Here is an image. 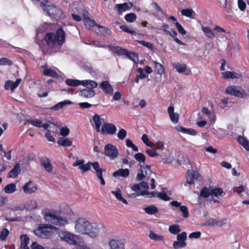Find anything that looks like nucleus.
Returning <instances> with one entry per match:
<instances>
[{"mask_svg":"<svg viewBox=\"0 0 249 249\" xmlns=\"http://www.w3.org/2000/svg\"><path fill=\"white\" fill-rule=\"evenodd\" d=\"M138 72L140 74L139 75H137L135 78V82L137 84L139 82V80L140 79H144L146 77V74L144 72V70L141 68H139L137 70Z\"/></svg>","mask_w":249,"mask_h":249,"instance_id":"48","label":"nucleus"},{"mask_svg":"<svg viewBox=\"0 0 249 249\" xmlns=\"http://www.w3.org/2000/svg\"><path fill=\"white\" fill-rule=\"evenodd\" d=\"M43 73L46 76H50L54 78L59 77L56 72L51 69H45L43 71Z\"/></svg>","mask_w":249,"mask_h":249,"instance_id":"39","label":"nucleus"},{"mask_svg":"<svg viewBox=\"0 0 249 249\" xmlns=\"http://www.w3.org/2000/svg\"><path fill=\"white\" fill-rule=\"evenodd\" d=\"M181 14L191 18H194L195 12L192 9H185L181 11Z\"/></svg>","mask_w":249,"mask_h":249,"instance_id":"43","label":"nucleus"},{"mask_svg":"<svg viewBox=\"0 0 249 249\" xmlns=\"http://www.w3.org/2000/svg\"><path fill=\"white\" fill-rule=\"evenodd\" d=\"M169 231L172 234H178L181 230L180 226L178 224H173L169 227Z\"/></svg>","mask_w":249,"mask_h":249,"instance_id":"41","label":"nucleus"},{"mask_svg":"<svg viewBox=\"0 0 249 249\" xmlns=\"http://www.w3.org/2000/svg\"><path fill=\"white\" fill-rule=\"evenodd\" d=\"M142 142L147 146L153 148L154 146V144L149 140L148 136L146 134H143L142 136Z\"/></svg>","mask_w":249,"mask_h":249,"instance_id":"49","label":"nucleus"},{"mask_svg":"<svg viewBox=\"0 0 249 249\" xmlns=\"http://www.w3.org/2000/svg\"><path fill=\"white\" fill-rule=\"evenodd\" d=\"M89 225L87 229V231H86L85 234L91 238H95L99 234V229L96 224L89 223Z\"/></svg>","mask_w":249,"mask_h":249,"instance_id":"13","label":"nucleus"},{"mask_svg":"<svg viewBox=\"0 0 249 249\" xmlns=\"http://www.w3.org/2000/svg\"><path fill=\"white\" fill-rule=\"evenodd\" d=\"M179 158H180L178 159L177 161L178 165H180L184 167L185 166L187 167V165L190 164V161L188 157H179Z\"/></svg>","mask_w":249,"mask_h":249,"instance_id":"34","label":"nucleus"},{"mask_svg":"<svg viewBox=\"0 0 249 249\" xmlns=\"http://www.w3.org/2000/svg\"><path fill=\"white\" fill-rule=\"evenodd\" d=\"M221 76L223 79L228 78H237L239 75L237 73L233 71H227L221 73Z\"/></svg>","mask_w":249,"mask_h":249,"instance_id":"31","label":"nucleus"},{"mask_svg":"<svg viewBox=\"0 0 249 249\" xmlns=\"http://www.w3.org/2000/svg\"><path fill=\"white\" fill-rule=\"evenodd\" d=\"M80 96L85 98H91L95 95V91L91 89H84L79 93Z\"/></svg>","mask_w":249,"mask_h":249,"instance_id":"21","label":"nucleus"},{"mask_svg":"<svg viewBox=\"0 0 249 249\" xmlns=\"http://www.w3.org/2000/svg\"><path fill=\"white\" fill-rule=\"evenodd\" d=\"M226 92L231 95L240 98H244L247 96L245 91L241 87L235 86H230L226 89Z\"/></svg>","mask_w":249,"mask_h":249,"instance_id":"7","label":"nucleus"},{"mask_svg":"<svg viewBox=\"0 0 249 249\" xmlns=\"http://www.w3.org/2000/svg\"><path fill=\"white\" fill-rule=\"evenodd\" d=\"M20 239L21 240L20 247H28V245L30 243V239L29 236L27 234H21L20 236Z\"/></svg>","mask_w":249,"mask_h":249,"instance_id":"40","label":"nucleus"},{"mask_svg":"<svg viewBox=\"0 0 249 249\" xmlns=\"http://www.w3.org/2000/svg\"><path fill=\"white\" fill-rule=\"evenodd\" d=\"M116 131L117 128L114 124L105 123L102 125L99 132L103 135H113L116 133Z\"/></svg>","mask_w":249,"mask_h":249,"instance_id":"9","label":"nucleus"},{"mask_svg":"<svg viewBox=\"0 0 249 249\" xmlns=\"http://www.w3.org/2000/svg\"><path fill=\"white\" fill-rule=\"evenodd\" d=\"M27 122L31 124L34 126L40 128L43 127L45 129H47L50 125L47 124H42V121L39 119H30L27 120Z\"/></svg>","mask_w":249,"mask_h":249,"instance_id":"17","label":"nucleus"},{"mask_svg":"<svg viewBox=\"0 0 249 249\" xmlns=\"http://www.w3.org/2000/svg\"><path fill=\"white\" fill-rule=\"evenodd\" d=\"M109 50L113 53L117 54L118 55H125L127 50L123 49L119 46H116L111 45L108 46Z\"/></svg>","mask_w":249,"mask_h":249,"instance_id":"19","label":"nucleus"},{"mask_svg":"<svg viewBox=\"0 0 249 249\" xmlns=\"http://www.w3.org/2000/svg\"><path fill=\"white\" fill-rule=\"evenodd\" d=\"M149 188L148 184L147 182L145 181H142L140 183H135L131 187V190L135 192H138L139 191H141V189L143 188L145 190H147Z\"/></svg>","mask_w":249,"mask_h":249,"instance_id":"25","label":"nucleus"},{"mask_svg":"<svg viewBox=\"0 0 249 249\" xmlns=\"http://www.w3.org/2000/svg\"><path fill=\"white\" fill-rule=\"evenodd\" d=\"M111 249H124V245L119 240L112 239L109 242Z\"/></svg>","mask_w":249,"mask_h":249,"instance_id":"23","label":"nucleus"},{"mask_svg":"<svg viewBox=\"0 0 249 249\" xmlns=\"http://www.w3.org/2000/svg\"><path fill=\"white\" fill-rule=\"evenodd\" d=\"M22 188L25 193L31 194L36 192L37 189V187L33 181H29L25 183Z\"/></svg>","mask_w":249,"mask_h":249,"instance_id":"16","label":"nucleus"},{"mask_svg":"<svg viewBox=\"0 0 249 249\" xmlns=\"http://www.w3.org/2000/svg\"><path fill=\"white\" fill-rule=\"evenodd\" d=\"M179 210L182 213H183L182 215L184 218H187L189 217V213H188V208L186 206H180Z\"/></svg>","mask_w":249,"mask_h":249,"instance_id":"62","label":"nucleus"},{"mask_svg":"<svg viewBox=\"0 0 249 249\" xmlns=\"http://www.w3.org/2000/svg\"><path fill=\"white\" fill-rule=\"evenodd\" d=\"M82 10L83 21L84 22L85 25L89 29H91L93 31H95L93 28L94 27H97L98 25L96 24L94 20L91 19L89 18V14L87 11H86L84 8H83Z\"/></svg>","mask_w":249,"mask_h":249,"instance_id":"11","label":"nucleus"},{"mask_svg":"<svg viewBox=\"0 0 249 249\" xmlns=\"http://www.w3.org/2000/svg\"><path fill=\"white\" fill-rule=\"evenodd\" d=\"M149 237L154 241H161L163 239V237L162 235H158L152 231H150Z\"/></svg>","mask_w":249,"mask_h":249,"instance_id":"52","label":"nucleus"},{"mask_svg":"<svg viewBox=\"0 0 249 249\" xmlns=\"http://www.w3.org/2000/svg\"><path fill=\"white\" fill-rule=\"evenodd\" d=\"M65 39V34L63 30L60 28L56 32L55 36L53 33H48L45 37V40L47 43L52 47L56 44L58 45H62Z\"/></svg>","mask_w":249,"mask_h":249,"instance_id":"1","label":"nucleus"},{"mask_svg":"<svg viewBox=\"0 0 249 249\" xmlns=\"http://www.w3.org/2000/svg\"><path fill=\"white\" fill-rule=\"evenodd\" d=\"M85 161L83 160H76L72 164L73 166L75 167L78 166L79 168L81 170L82 174L90 170L91 167L93 168V162H88L84 163Z\"/></svg>","mask_w":249,"mask_h":249,"instance_id":"10","label":"nucleus"},{"mask_svg":"<svg viewBox=\"0 0 249 249\" xmlns=\"http://www.w3.org/2000/svg\"><path fill=\"white\" fill-rule=\"evenodd\" d=\"M157 197L165 201H167L171 200V197L168 196L167 194L164 192L158 193Z\"/></svg>","mask_w":249,"mask_h":249,"instance_id":"56","label":"nucleus"},{"mask_svg":"<svg viewBox=\"0 0 249 249\" xmlns=\"http://www.w3.org/2000/svg\"><path fill=\"white\" fill-rule=\"evenodd\" d=\"M108 31H110L108 28L104 26H99L98 25L97 26V30L95 29V32L97 34L107 33Z\"/></svg>","mask_w":249,"mask_h":249,"instance_id":"60","label":"nucleus"},{"mask_svg":"<svg viewBox=\"0 0 249 249\" xmlns=\"http://www.w3.org/2000/svg\"><path fill=\"white\" fill-rule=\"evenodd\" d=\"M238 141L247 150L249 151V142L245 137L239 136Z\"/></svg>","mask_w":249,"mask_h":249,"instance_id":"42","label":"nucleus"},{"mask_svg":"<svg viewBox=\"0 0 249 249\" xmlns=\"http://www.w3.org/2000/svg\"><path fill=\"white\" fill-rule=\"evenodd\" d=\"M223 193V191L221 188H216L211 190V196L216 197L221 196Z\"/></svg>","mask_w":249,"mask_h":249,"instance_id":"53","label":"nucleus"},{"mask_svg":"<svg viewBox=\"0 0 249 249\" xmlns=\"http://www.w3.org/2000/svg\"><path fill=\"white\" fill-rule=\"evenodd\" d=\"M186 180L184 184L185 186H187L188 184H194L195 180L198 181H201L202 177L199 172L196 170H188L186 174Z\"/></svg>","mask_w":249,"mask_h":249,"instance_id":"4","label":"nucleus"},{"mask_svg":"<svg viewBox=\"0 0 249 249\" xmlns=\"http://www.w3.org/2000/svg\"><path fill=\"white\" fill-rule=\"evenodd\" d=\"M93 169L95 171L96 176L97 177H99V176H102L103 173L106 171L105 169L100 168L99 163L97 161L94 162Z\"/></svg>","mask_w":249,"mask_h":249,"instance_id":"32","label":"nucleus"},{"mask_svg":"<svg viewBox=\"0 0 249 249\" xmlns=\"http://www.w3.org/2000/svg\"><path fill=\"white\" fill-rule=\"evenodd\" d=\"M136 14L133 13L128 14L124 17L125 19L129 22H133L136 20Z\"/></svg>","mask_w":249,"mask_h":249,"instance_id":"55","label":"nucleus"},{"mask_svg":"<svg viewBox=\"0 0 249 249\" xmlns=\"http://www.w3.org/2000/svg\"><path fill=\"white\" fill-rule=\"evenodd\" d=\"M16 190V185L15 183L8 184L4 188V192L7 194H12Z\"/></svg>","mask_w":249,"mask_h":249,"instance_id":"44","label":"nucleus"},{"mask_svg":"<svg viewBox=\"0 0 249 249\" xmlns=\"http://www.w3.org/2000/svg\"><path fill=\"white\" fill-rule=\"evenodd\" d=\"M125 55L129 59L132 60L134 63H138L139 62L138 54L136 53L132 52H128L126 51Z\"/></svg>","mask_w":249,"mask_h":249,"instance_id":"37","label":"nucleus"},{"mask_svg":"<svg viewBox=\"0 0 249 249\" xmlns=\"http://www.w3.org/2000/svg\"><path fill=\"white\" fill-rule=\"evenodd\" d=\"M21 81V79H17L15 82L10 80L7 81L4 85L5 89L7 90L11 89L12 91H13L19 85Z\"/></svg>","mask_w":249,"mask_h":249,"instance_id":"24","label":"nucleus"},{"mask_svg":"<svg viewBox=\"0 0 249 249\" xmlns=\"http://www.w3.org/2000/svg\"><path fill=\"white\" fill-rule=\"evenodd\" d=\"M202 112L203 114H205L211 120H214L213 118L214 116L212 114L209 109L206 107H203L202 109Z\"/></svg>","mask_w":249,"mask_h":249,"instance_id":"59","label":"nucleus"},{"mask_svg":"<svg viewBox=\"0 0 249 249\" xmlns=\"http://www.w3.org/2000/svg\"><path fill=\"white\" fill-rule=\"evenodd\" d=\"M201 29L204 32L205 36L207 37L210 38H213L214 37V34L210 27L202 26L201 27Z\"/></svg>","mask_w":249,"mask_h":249,"instance_id":"36","label":"nucleus"},{"mask_svg":"<svg viewBox=\"0 0 249 249\" xmlns=\"http://www.w3.org/2000/svg\"><path fill=\"white\" fill-rule=\"evenodd\" d=\"M200 196L204 198H208L211 196V190L210 191L207 187H204L200 191Z\"/></svg>","mask_w":249,"mask_h":249,"instance_id":"51","label":"nucleus"},{"mask_svg":"<svg viewBox=\"0 0 249 249\" xmlns=\"http://www.w3.org/2000/svg\"><path fill=\"white\" fill-rule=\"evenodd\" d=\"M126 131L124 129L122 128L118 131L117 136L120 140H124L126 137Z\"/></svg>","mask_w":249,"mask_h":249,"instance_id":"57","label":"nucleus"},{"mask_svg":"<svg viewBox=\"0 0 249 249\" xmlns=\"http://www.w3.org/2000/svg\"><path fill=\"white\" fill-rule=\"evenodd\" d=\"M57 143L63 146H70L72 144V142L68 138H59Z\"/></svg>","mask_w":249,"mask_h":249,"instance_id":"38","label":"nucleus"},{"mask_svg":"<svg viewBox=\"0 0 249 249\" xmlns=\"http://www.w3.org/2000/svg\"><path fill=\"white\" fill-rule=\"evenodd\" d=\"M20 173V167L18 163H17L14 167L8 173V177L15 178L18 177Z\"/></svg>","mask_w":249,"mask_h":249,"instance_id":"29","label":"nucleus"},{"mask_svg":"<svg viewBox=\"0 0 249 249\" xmlns=\"http://www.w3.org/2000/svg\"><path fill=\"white\" fill-rule=\"evenodd\" d=\"M126 145L132 148V149L135 152L138 151V148L133 143L130 139H127L126 140Z\"/></svg>","mask_w":249,"mask_h":249,"instance_id":"58","label":"nucleus"},{"mask_svg":"<svg viewBox=\"0 0 249 249\" xmlns=\"http://www.w3.org/2000/svg\"><path fill=\"white\" fill-rule=\"evenodd\" d=\"M66 84L69 86L77 87L81 85V81L76 79H67L66 80Z\"/></svg>","mask_w":249,"mask_h":249,"instance_id":"45","label":"nucleus"},{"mask_svg":"<svg viewBox=\"0 0 249 249\" xmlns=\"http://www.w3.org/2000/svg\"><path fill=\"white\" fill-rule=\"evenodd\" d=\"M133 6V3L131 2H125L122 4H117L116 8L118 9L119 14L122 15L123 12L129 10Z\"/></svg>","mask_w":249,"mask_h":249,"instance_id":"18","label":"nucleus"},{"mask_svg":"<svg viewBox=\"0 0 249 249\" xmlns=\"http://www.w3.org/2000/svg\"><path fill=\"white\" fill-rule=\"evenodd\" d=\"M59 236L62 240L69 244L76 245L79 243V237L68 231H61L59 233Z\"/></svg>","mask_w":249,"mask_h":249,"instance_id":"6","label":"nucleus"},{"mask_svg":"<svg viewBox=\"0 0 249 249\" xmlns=\"http://www.w3.org/2000/svg\"><path fill=\"white\" fill-rule=\"evenodd\" d=\"M12 64V62L6 58H2L0 59V65H8L10 66Z\"/></svg>","mask_w":249,"mask_h":249,"instance_id":"64","label":"nucleus"},{"mask_svg":"<svg viewBox=\"0 0 249 249\" xmlns=\"http://www.w3.org/2000/svg\"><path fill=\"white\" fill-rule=\"evenodd\" d=\"M187 233L183 231L180 233L177 234V241H174L173 244V247L174 249L185 248L187 246L185 242L187 239Z\"/></svg>","mask_w":249,"mask_h":249,"instance_id":"8","label":"nucleus"},{"mask_svg":"<svg viewBox=\"0 0 249 249\" xmlns=\"http://www.w3.org/2000/svg\"><path fill=\"white\" fill-rule=\"evenodd\" d=\"M246 187L244 185H241L239 187H234L233 189V192L240 195V194L244 191Z\"/></svg>","mask_w":249,"mask_h":249,"instance_id":"61","label":"nucleus"},{"mask_svg":"<svg viewBox=\"0 0 249 249\" xmlns=\"http://www.w3.org/2000/svg\"><path fill=\"white\" fill-rule=\"evenodd\" d=\"M73 103L70 100H64L63 101L60 102L54 106L50 108V109L53 111H57L63 108L66 105H71Z\"/></svg>","mask_w":249,"mask_h":249,"instance_id":"26","label":"nucleus"},{"mask_svg":"<svg viewBox=\"0 0 249 249\" xmlns=\"http://www.w3.org/2000/svg\"><path fill=\"white\" fill-rule=\"evenodd\" d=\"M111 193L115 196L117 199L118 200L121 201L123 203L125 204H127V201L123 197L121 190L119 188H117L115 191H111Z\"/></svg>","mask_w":249,"mask_h":249,"instance_id":"33","label":"nucleus"},{"mask_svg":"<svg viewBox=\"0 0 249 249\" xmlns=\"http://www.w3.org/2000/svg\"><path fill=\"white\" fill-rule=\"evenodd\" d=\"M155 71L157 76L155 77V80L159 83L161 81V75L165 72V69L162 65L157 62H154Z\"/></svg>","mask_w":249,"mask_h":249,"instance_id":"12","label":"nucleus"},{"mask_svg":"<svg viewBox=\"0 0 249 249\" xmlns=\"http://www.w3.org/2000/svg\"><path fill=\"white\" fill-rule=\"evenodd\" d=\"M41 165L49 173L53 171L52 166L51 164L50 160L46 157H42L40 159Z\"/></svg>","mask_w":249,"mask_h":249,"instance_id":"20","label":"nucleus"},{"mask_svg":"<svg viewBox=\"0 0 249 249\" xmlns=\"http://www.w3.org/2000/svg\"><path fill=\"white\" fill-rule=\"evenodd\" d=\"M9 234V231L7 229L4 228L0 231V239L1 241H4L6 239L8 235Z\"/></svg>","mask_w":249,"mask_h":249,"instance_id":"54","label":"nucleus"},{"mask_svg":"<svg viewBox=\"0 0 249 249\" xmlns=\"http://www.w3.org/2000/svg\"><path fill=\"white\" fill-rule=\"evenodd\" d=\"M81 85L84 87L89 86L91 89L96 88L97 86V83L91 80H85L81 81Z\"/></svg>","mask_w":249,"mask_h":249,"instance_id":"35","label":"nucleus"},{"mask_svg":"<svg viewBox=\"0 0 249 249\" xmlns=\"http://www.w3.org/2000/svg\"><path fill=\"white\" fill-rule=\"evenodd\" d=\"M157 194L158 193H157V192L155 191L149 192H148L147 190H142L140 192L139 195L142 196L146 195V197L148 198H152L157 196Z\"/></svg>","mask_w":249,"mask_h":249,"instance_id":"47","label":"nucleus"},{"mask_svg":"<svg viewBox=\"0 0 249 249\" xmlns=\"http://www.w3.org/2000/svg\"><path fill=\"white\" fill-rule=\"evenodd\" d=\"M105 154L106 156H117L118 151L116 146L111 144H107L105 146Z\"/></svg>","mask_w":249,"mask_h":249,"instance_id":"15","label":"nucleus"},{"mask_svg":"<svg viewBox=\"0 0 249 249\" xmlns=\"http://www.w3.org/2000/svg\"><path fill=\"white\" fill-rule=\"evenodd\" d=\"M25 207L28 210H32L37 207V203L35 200L31 199L27 202Z\"/></svg>","mask_w":249,"mask_h":249,"instance_id":"50","label":"nucleus"},{"mask_svg":"<svg viewBox=\"0 0 249 249\" xmlns=\"http://www.w3.org/2000/svg\"><path fill=\"white\" fill-rule=\"evenodd\" d=\"M89 222L85 218H78L75 222V229L77 232L85 234L87 228L89 225Z\"/></svg>","mask_w":249,"mask_h":249,"instance_id":"5","label":"nucleus"},{"mask_svg":"<svg viewBox=\"0 0 249 249\" xmlns=\"http://www.w3.org/2000/svg\"><path fill=\"white\" fill-rule=\"evenodd\" d=\"M36 0L40 2V6L43 7V10L46 11L50 16L55 18H61L63 17L62 11L54 5H47L48 1L47 0Z\"/></svg>","mask_w":249,"mask_h":249,"instance_id":"2","label":"nucleus"},{"mask_svg":"<svg viewBox=\"0 0 249 249\" xmlns=\"http://www.w3.org/2000/svg\"><path fill=\"white\" fill-rule=\"evenodd\" d=\"M129 175V171L128 169H120L114 172L113 173V176L114 177H122L126 178Z\"/></svg>","mask_w":249,"mask_h":249,"instance_id":"30","label":"nucleus"},{"mask_svg":"<svg viewBox=\"0 0 249 249\" xmlns=\"http://www.w3.org/2000/svg\"><path fill=\"white\" fill-rule=\"evenodd\" d=\"M93 121L95 125L97 132H99L101 129V125L104 122V119L101 118L98 114H95L93 117Z\"/></svg>","mask_w":249,"mask_h":249,"instance_id":"27","label":"nucleus"},{"mask_svg":"<svg viewBox=\"0 0 249 249\" xmlns=\"http://www.w3.org/2000/svg\"><path fill=\"white\" fill-rule=\"evenodd\" d=\"M174 68L179 73L185 72L186 75H189L191 71V70H187V66L184 64H177L174 66Z\"/></svg>","mask_w":249,"mask_h":249,"instance_id":"28","label":"nucleus"},{"mask_svg":"<svg viewBox=\"0 0 249 249\" xmlns=\"http://www.w3.org/2000/svg\"><path fill=\"white\" fill-rule=\"evenodd\" d=\"M227 221V218H225L222 220H218L217 219H210L207 220L204 224L206 226H218L222 227L224 225Z\"/></svg>","mask_w":249,"mask_h":249,"instance_id":"14","label":"nucleus"},{"mask_svg":"<svg viewBox=\"0 0 249 249\" xmlns=\"http://www.w3.org/2000/svg\"><path fill=\"white\" fill-rule=\"evenodd\" d=\"M48 229H52V226L47 224H40L37 229L34 231V232L38 237L48 239L52 235V231H49Z\"/></svg>","mask_w":249,"mask_h":249,"instance_id":"3","label":"nucleus"},{"mask_svg":"<svg viewBox=\"0 0 249 249\" xmlns=\"http://www.w3.org/2000/svg\"><path fill=\"white\" fill-rule=\"evenodd\" d=\"M100 86L103 90L106 93L109 94H112L113 93V88L108 81H103L100 84Z\"/></svg>","mask_w":249,"mask_h":249,"instance_id":"22","label":"nucleus"},{"mask_svg":"<svg viewBox=\"0 0 249 249\" xmlns=\"http://www.w3.org/2000/svg\"><path fill=\"white\" fill-rule=\"evenodd\" d=\"M144 211L146 213L152 215L157 213L158 211V209L156 206L151 205L145 208Z\"/></svg>","mask_w":249,"mask_h":249,"instance_id":"46","label":"nucleus"},{"mask_svg":"<svg viewBox=\"0 0 249 249\" xmlns=\"http://www.w3.org/2000/svg\"><path fill=\"white\" fill-rule=\"evenodd\" d=\"M175 25L178 32L180 34L182 35H184L186 34V31L184 29V28L182 27L181 25L179 22L176 21V22H175Z\"/></svg>","mask_w":249,"mask_h":249,"instance_id":"63","label":"nucleus"}]
</instances>
